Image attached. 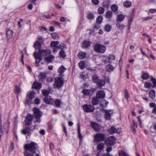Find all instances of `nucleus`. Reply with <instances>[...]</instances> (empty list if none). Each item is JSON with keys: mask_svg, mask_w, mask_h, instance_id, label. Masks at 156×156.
<instances>
[{"mask_svg": "<svg viewBox=\"0 0 156 156\" xmlns=\"http://www.w3.org/2000/svg\"><path fill=\"white\" fill-rule=\"evenodd\" d=\"M63 79L62 78L57 77L55 79L54 86L55 87L60 88L63 86Z\"/></svg>", "mask_w": 156, "mask_h": 156, "instance_id": "obj_6", "label": "nucleus"}, {"mask_svg": "<svg viewBox=\"0 0 156 156\" xmlns=\"http://www.w3.org/2000/svg\"><path fill=\"white\" fill-rule=\"evenodd\" d=\"M104 148V144L102 143H100L98 145L97 148L98 150H102Z\"/></svg>", "mask_w": 156, "mask_h": 156, "instance_id": "obj_40", "label": "nucleus"}, {"mask_svg": "<svg viewBox=\"0 0 156 156\" xmlns=\"http://www.w3.org/2000/svg\"><path fill=\"white\" fill-rule=\"evenodd\" d=\"M118 8V6L116 4L113 5L111 6V9L114 12H116L117 11Z\"/></svg>", "mask_w": 156, "mask_h": 156, "instance_id": "obj_38", "label": "nucleus"}, {"mask_svg": "<svg viewBox=\"0 0 156 156\" xmlns=\"http://www.w3.org/2000/svg\"><path fill=\"white\" fill-rule=\"evenodd\" d=\"M151 80L152 82L153 83V87L156 86V79H154V78H151Z\"/></svg>", "mask_w": 156, "mask_h": 156, "instance_id": "obj_54", "label": "nucleus"}, {"mask_svg": "<svg viewBox=\"0 0 156 156\" xmlns=\"http://www.w3.org/2000/svg\"><path fill=\"white\" fill-rule=\"evenodd\" d=\"M112 13L111 11H108V19L111 18L112 16Z\"/></svg>", "mask_w": 156, "mask_h": 156, "instance_id": "obj_60", "label": "nucleus"}, {"mask_svg": "<svg viewBox=\"0 0 156 156\" xmlns=\"http://www.w3.org/2000/svg\"><path fill=\"white\" fill-rule=\"evenodd\" d=\"M105 94L103 90H99L96 94V96L99 99L104 98L105 97Z\"/></svg>", "mask_w": 156, "mask_h": 156, "instance_id": "obj_13", "label": "nucleus"}, {"mask_svg": "<svg viewBox=\"0 0 156 156\" xmlns=\"http://www.w3.org/2000/svg\"><path fill=\"white\" fill-rule=\"evenodd\" d=\"M115 114V112L113 110L110 109L108 110V120H111V121L114 120L113 118Z\"/></svg>", "mask_w": 156, "mask_h": 156, "instance_id": "obj_11", "label": "nucleus"}, {"mask_svg": "<svg viewBox=\"0 0 156 156\" xmlns=\"http://www.w3.org/2000/svg\"><path fill=\"white\" fill-rule=\"evenodd\" d=\"M42 94L44 96H45V97L48 96V95L49 93L48 90L44 89L42 90Z\"/></svg>", "mask_w": 156, "mask_h": 156, "instance_id": "obj_47", "label": "nucleus"}, {"mask_svg": "<svg viewBox=\"0 0 156 156\" xmlns=\"http://www.w3.org/2000/svg\"><path fill=\"white\" fill-rule=\"evenodd\" d=\"M32 130L30 129L29 127H27L25 129H23L22 131V133L24 135H27V136H30L31 134V132Z\"/></svg>", "mask_w": 156, "mask_h": 156, "instance_id": "obj_12", "label": "nucleus"}, {"mask_svg": "<svg viewBox=\"0 0 156 156\" xmlns=\"http://www.w3.org/2000/svg\"><path fill=\"white\" fill-rule=\"evenodd\" d=\"M34 103L36 104H39L40 103V100L39 98H36L34 101Z\"/></svg>", "mask_w": 156, "mask_h": 156, "instance_id": "obj_59", "label": "nucleus"}, {"mask_svg": "<svg viewBox=\"0 0 156 156\" xmlns=\"http://www.w3.org/2000/svg\"><path fill=\"white\" fill-rule=\"evenodd\" d=\"M32 99H29V98L27 97L24 103L25 105H30L32 103Z\"/></svg>", "mask_w": 156, "mask_h": 156, "instance_id": "obj_35", "label": "nucleus"}, {"mask_svg": "<svg viewBox=\"0 0 156 156\" xmlns=\"http://www.w3.org/2000/svg\"><path fill=\"white\" fill-rule=\"evenodd\" d=\"M33 117L32 115L30 114H28L26 116L25 120V124L27 125H30L32 123Z\"/></svg>", "mask_w": 156, "mask_h": 156, "instance_id": "obj_10", "label": "nucleus"}, {"mask_svg": "<svg viewBox=\"0 0 156 156\" xmlns=\"http://www.w3.org/2000/svg\"><path fill=\"white\" fill-rule=\"evenodd\" d=\"M93 80L94 82H96L97 80H99L98 77L94 75L92 77Z\"/></svg>", "mask_w": 156, "mask_h": 156, "instance_id": "obj_56", "label": "nucleus"}, {"mask_svg": "<svg viewBox=\"0 0 156 156\" xmlns=\"http://www.w3.org/2000/svg\"><path fill=\"white\" fill-rule=\"evenodd\" d=\"M149 12L151 13H154L156 12V9H151L149 10Z\"/></svg>", "mask_w": 156, "mask_h": 156, "instance_id": "obj_61", "label": "nucleus"}, {"mask_svg": "<svg viewBox=\"0 0 156 156\" xmlns=\"http://www.w3.org/2000/svg\"><path fill=\"white\" fill-rule=\"evenodd\" d=\"M94 140L95 142H99L103 141L105 139V136L103 134L98 133L94 136Z\"/></svg>", "mask_w": 156, "mask_h": 156, "instance_id": "obj_8", "label": "nucleus"}, {"mask_svg": "<svg viewBox=\"0 0 156 156\" xmlns=\"http://www.w3.org/2000/svg\"><path fill=\"white\" fill-rule=\"evenodd\" d=\"M148 74L146 73H143L142 76V78L144 80H146L149 78Z\"/></svg>", "mask_w": 156, "mask_h": 156, "instance_id": "obj_44", "label": "nucleus"}, {"mask_svg": "<svg viewBox=\"0 0 156 156\" xmlns=\"http://www.w3.org/2000/svg\"><path fill=\"white\" fill-rule=\"evenodd\" d=\"M140 51H141V52L142 54V55H145V56L147 58H149L148 57V56L147 55V54H146V53H145L142 50V48H140Z\"/></svg>", "mask_w": 156, "mask_h": 156, "instance_id": "obj_62", "label": "nucleus"}, {"mask_svg": "<svg viewBox=\"0 0 156 156\" xmlns=\"http://www.w3.org/2000/svg\"><path fill=\"white\" fill-rule=\"evenodd\" d=\"M66 45L63 43L61 44L58 47V48L62 49V50H63L64 48H66Z\"/></svg>", "mask_w": 156, "mask_h": 156, "instance_id": "obj_53", "label": "nucleus"}, {"mask_svg": "<svg viewBox=\"0 0 156 156\" xmlns=\"http://www.w3.org/2000/svg\"><path fill=\"white\" fill-rule=\"evenodd\" d=\"M133 21V19L132 18H131L130 19H129L128 21V25L129 26H130L132 22Z\"/></svg>", "mask_w": 156, "mask_h": 156, "instance_id": "obj_63", "label": "nucleus"}, {"mask_svg": "<svg viewBox=\"0 0 156 156\" xmlns=\"http://www.w3.org/2000/svg\"><path fill=\"white\" fill-rule=\"evenodd\" d=\"M91 91L89 90L83 89L82 91V93L84 95L87 96L90 94Z\"/></svg>", "mask_w": 156, "mask_h": 156, "instance_id": "obj_33", "label": "nucleus"}, {"mask_svg": "<svg viewBox=\"0 0 156 156\" xmlns=\"http://www.w3.org/2000/svg\"><path fill=\"white\" fill-rule=\"evenodd\" d=\"M149 97L152 99H154L155 97V92L153 90H151L149 92Z\"/></svg>", "mask_w": 156, "mask_h": 156, "instance_id": "obj_18", "label": "nucleus"}, {"mask_svg": "<svg viewBox=\"0 0 156 156\" xmlns=\"http://www.w3.org/2000/svg\"><path fill=\"white\" fill-rule=\"evenodd\" d=\"M59 55L60 57L62 58H64L66 57V54L64 51L62 50L59 52Z\"/></svg>", "mask_w": 156, "mask_h": 156, "instance_id": "obj_50", "label": "nucleus"}, {"mask_svg": "<svg viewBox=\"0 0 156 156\" xmlns=\"http://www.w3.org/2000/svg\"><path fill=\"white\" fill-rule=\"evenodd\" d=\"M104 11L105 10L104 8L100 7L98 9V12L99 14H102L104 13Z\"/></svg>", "mask_w": 156, "mask_h": 156, "instance_id": "obj_49", "label": "nucleus"}, {"mask_svg": "<svg viewBox=\"0 0 156 156\" xmlns=\"http://www.w3.org/2000/svg\"><path fill=\"white\" fill-rule=\"evenodd\" d=\"M44 40V39L43 37H38L37 38V41H38L41 44L43 42Z\"/></svg>", "mask_w": 156, "mask_h": 156, "instance_id": "obj_55", "label": "nucleus"}, {"mask_svg": "<svg viewBox=\"0 0 156 156\" xmlns=\"http://www.w3.org/2000/svg\"><path fill=\"white\" fill-rule=\"evenodd\" d=\"M96 83L97 85L100 87H102L105 84V81L101 79L98 80Z\"/></svg>", "mask_w": 156, "mask_h": 156, "instance_id": "obj_22", "label": "nucleus"}, {"mask_svg": "<svg viewBox=\"0 0 156 156\" xmlns=\"http://www.w3.org/2000/svg\"><path fill=\"white\" fill-rule=\"evenodd\" d=\"M116 26L117 28L120 30H123L125 27V26L122 24L119 23L116 24Z\"/></svg>", "mask_w": 156, "mask_h": 156, "instance_id": "obj_31", "label": "nucleus"}, {"mask_svg": "<svg viewBox=\"0 0 156 156\" xmlns=\"http://www.w3.org/2000/svg\"><path fill=\"white\" fill-rule=\"evenodd\" d=\"M44 101L46 103L49 104H51L54 102L53 100L48 96H46L45 97Z\"/></svg>", "mask_w": 156, "mask_h": 156, "instance_id": "obj_16", "label": "nucleus"}, {"mask_svg": "<svg viewBox=\"0 0 156 156\" xmlns=\"http://www.w3.org/2000/svg\"><path fill=\"white\" fill-rule=\"evenodd\" d=\"M66 68L63 66H60L58 70V72L59 73L60 76H62V74L66 71Z\"/></svg>", "mask_w": 156, "mask_h": 156, "instance_id": "obj_20", "label": "nucleus"}, {"mask_svg": "<svg viewBox=\"0 0 156 156\" xmlns=\"http://www.w3.org/2000/svg\"><path fill=\"white\" fill-rule=\"evenodd\" d=\"M102 17L101 16H99L97 19V23L99 24L101 23L102 22Z\"/></svg>", "mask_w": 156, "mask_h": 156, "instance_id": "obj_41", "label": "nucleus"}, {"mask_svg": "<svg viewBox=\"0 0 156 156\" xmlns=\"http://www.w3.org/2000/svg\"><path fill=\"white\" fill-rule=\"evenodd\" d=\"M125 17V16L121 14H119L117 16L116 20L119 22H122L124 20Z\"/></svg>", "mask_w": 156, "mask_h": 156, "instance_id": "obj_19", "label": "nucleus"}, {"mask_svg": "<svg viewBox=\"0 0 156 156\" xmlns=\"http://www.w3.org/2000/svg\"><path fill=\"white\" fill-rule=\"evenodd\" d=\"M92 128L95 131H98L100 130V126L94 122H91L90 124Z\"/></svg>", "mask_w": 156, "mask_h": 156, "instance_id": "obj_14", "label": "nucleus"}, {"mask_svg": "<svg viewBox=\"0 0 156 156\" xmlns=\"http://www.w3.org/2000/svg\"><path fill=\"white\" fill-rule=\"evenodd\" d=\"M38 77L40 80L43 81L46 78L45 74L44 73H41Z\"/></svg>", "mask_w": 156, "mask_h": 156, "instance_id": "obj_26", "label": "nucleus"}, {"mask_svg": "<svg viewBox=\"0 0 156 156\" xmlns=\"http://www.w3.org/2000/svg\"><path fill=\"white\" fill-rule=\"evenodd\" d=\"M79 65L80 68L81 69H83L85 68L84 63L83 62H81L79 63Z\"/></svg>", "mask_w": 156, "mask_h": 156, "instance_id": "obj_51", "label": "nucleus"}, {"mask_svg": "<svg viewBox=\"0 0 156 156\" xmlns=\"http://www.w3.org/2000/svg\"><path fill=\"white\" fill-rule=\"evenodd\" d=\"M91 2L95 5H98L99 2V0H92Z\"/></svg>", "mask_w": 156, "mask_h": 156, "instance_id": "obj_57", "label": "nucleus"}, {"mask_svg": "<svg viewBox=\"0 0 156 156\" xmlns=\"http://www.w3.org/2000/svg\"><path fill=\"white\" fill-rule=\"evenodd\" d=\"M119 156H127V154L122 150L119 151Z\"/></svg>", "mask_w": 156, "mask_h": 156, "instance_id": "obj_45", "label": "nucleus"}, {"mask_svg": "<svg viewBox=\"0 0 156 156\" xmlns=\"http://www.w3.org/2000/svg\"><path fill=\"white\" fill-rule=\"evenodd\" d=\"M59 43V42L58 41H51L50 44V45L51 47H53V48L58 47L57 45Z\"/></svg>", "mask_w": 156, "mask_h": 156, "instance_id": "obj_29", "label": "nucleus"}, {"mask_svg": "<svg viewBox=\"0 0 156 156\" xmlns=\"http://www.w3.org/2000/svg\"><path fill=\"white\" fill-rule=\"evenodd\" d=\"M124 94L125 95V98L126 99L127 101H129V98L130 97V95L127 90L126 89L125 90Z\"/></svg>", "mask_w": 156, "mask_h": 156, "instance_id": "obj_34", "label": "nucleus"}, {"mask_svg": "<svg viewBox=\"0 0 156 156\" xmlns=\"http://www.w3.org/2000/svg\"><path fill=\"white\" fill-rule=\"evenodd\" d=\"M39 53L41 55V56L43 57L46 55L48 54V52L45 50H39Z\"/></svg>", "mask_w": 156, "mask_h": 156, "instance_id": "obj_32", "label": "nucleus"}, {"mask_svg": "<svg viewBox=\"0 0 156 156\" xmlns=\"http://www.w3.org/2000/svg\"><path fill=\"white\" fill-rule=\"evenodd\" d=\"M33 111L34 117L36 119V120L34 121V122H41L40 118L42 115L41 112L36 108H34Z\"/></svg>", "mask_w": 156, "mask_h": 156, "instance_id": "obj_3", "label": "nucleus"}, {"mask_svg": "<svg viewBox=\"0 0 156 156\" xmlns=\"http://www.w3.org/2000/svg\"><path fill=\"white\" fill-rule=\"evenodd\" d=\"M87 18L89 20H93L95 16L94 15L91 13H88L87 15Z\"/></svg>", "mask_w": 156, "mask_h": 156, "instance_id": "obj_36", "label": "nucleus"}, {"mask_svg": "<svg viewBox=\"0 0 156 156\" xmlns=\"http://www.w3.org/2000/svg\"><path fill=\"white\" fill-rule=\"evenodd\" d=\"M109 133L110 134H112L114 133H121V128H117L114 126H111L108 130Z\"/></svg>", "mask_w": 156, "mask_h": 156, "instance_id": "obj_7", "label": "nucleus"}, {"mask_svg": "<svg viewBox=\"0 0 156 156\" xmlns=\"http://www.w3.org/2000/svg\"><path fill=\"white\" fill-rule=\"evenodd\" d=\"M77 126H78V134L79 135V137L80 138H82V136L80 133V124L79 123H78L77 124Z\"/></svg>", "mask_w": 156, "mask_h": 156, "instance_id": "obj_42", "label": "nucleus"}, {"mask_svg": "<svg viewBox=\"0 0 156 156\" xmlns=\"http://www.w3.org/2000/svg\"><path fill=\"white\" fill-rule=\"evenodd\" d=\"M144 87L147 88H150L153 87V86L150 82H146L144 83Z\"/></svg>", "mask_w": 156, "mask_h": 156, "instance_id": "obj_39", "label": "nucleus"}, {"mask_svg": "<svg viewBox=\"0 0 156 156\" xmlns=\"http://www.w3.org/2000/svg\"><path fill=\"white\" fill-rule=\"evenodd\" d=\"M83 109L87 112H91L94 109V107L91 105H85L83 106Z\"/></svg>", "mask_w": 156, "mask_h": 156, "instance_id": "obj_9", "label": "nucleus"}, {"mask_svg": "<svg viewBox=\"0 0 156 156\" xmlns=\"http://www.w3.org/2000/svg\"><path fill=\"white\" fill-rule=\"evenodd\" d=\"M114 68L112 65H108V72H111L113 71Z\"/></svg>", "mask_w": 156, "mask_h": 156, "instance_id": "obj_48", "label": "nucleus"}, {"mask_svg": "<svg viewBox=\"0 0 156 156\" xmlns=\"http://www.w3.org/2000/svg\"><path fill=\"white\" fill-rule=\"evenodd\" d=\"M34 47L36 50L38 49L39 51L41 48V44L37 41L34 43Z\"/></svg>", "mask_w": 156, "mask_h": 156, "instance_id": "obj_23", "label": "nucleus"}, {"mask_svg": "<svg viewBox=\"0 0 156 156\" xmlns=\"http://www.w3.org/2000/svg\"><path fill=\"white\" fill-rule=\"evenodd\" d=\"M131 2L128 1H126L123 3V5L126 8H129L130 7L131 5Z\"/></svg>", "mask_w": 156, "mask_h": 156, "instance_id": "obj_28", "label": "nucleus"}, {"mask_svg": "<svg viewBox=\"0 0 156 156\" xmlns=\"http://www.w3.org/2000/svg\"><path fill=\"white\" fill-rule=\"evenodd\" d=\"M37 144L33 142H31L29 144H25L24 148L25 149L24 154L25 156H34L36 150Z\"/></svg>", "mask_w": 156, "mask_h": 156, "instance_id": "obj_1", "label": "nucleus"}, {"mask_svg": "<svg viewBox=\"0 0 156 156\" xmlns=\"http://www.w3.org/2000/svg\"><path fill=\"white\" fill-rule=\"evenodd\" d=\"M33 55L34 56L36 60L39 59V61H41L42 58H41V56L40 54L39 53V51L38 53H37V52L35 51L33 53Z\"/></svg>", "mask_w": 156, "mask_h": 156, "instance_id": "obj_17", "label": "nucleus"}, {"mask_svg": "<svg viewBox=\"0 0 156 156\" xmlns=\"http://www.w3.org/2000/svg\"><path fill=\"white\" fill-rule=\"evenodd\" d=\"M15 90L18 93H20L21 92V88L19 86H16L15 88Z\"/></svg>", "mask_w": 156, "mask_h": 156, "instance_id": "obj_58", "label": "nucleus"}, {"mask_svg": "<svg viewBox=\"0 0 156 156\" xmlns=\"http://www.w3.org/2000/svg\"><path fill=\"white\" fill-rule=\"evenodd\" d=\"M115 57L114 55H110L108 58V60L110 63H111L112 61L115 59Z\"/></svg>", "mask_w": 156, "mask_h": 156, "instance_id": "obj_43", "label": "nucleus"}, {"mask_svg": "<svg viewBox=\"0 0 156 156\" xmlns=\"http://www.w3.org/2000/svg\"><path fill=\"white\" fill-rule=\"evenodd\" d=\"M5 131L7 133L9 131L8 126L7 124L2 125V123L1 116H0V139L3 135L4 132Z\"/></svg>", "mask_w": 156, "mask_h": 156, "instance_id": "obj_4", "label": "nucleus"}, {"mask_svg": "<svg viewBox=\"0 0 156 156\" xmlns=\"http://www.w3.org/2000/svg\"><path fill=\"white\" fill-rule=\"evenodd\" d=\"M52 37L55 39H58L59 36L58 34L56 33H53L51 34Z\"/></svg>", "mask_w": 156, "mask_h": 156, "instance_id": "obj_46", "label": "nucleus"}, {"mask_svg": "<svg viewBox=\"0 0 156 156\" xmlns=\"http://www.w3.org/2000/svg\"><path fill=\"white\" fill-rule=\"evenodd\" d=\"M94 51L98 53H103L106 49V47L101 44H96L94 46Z\"/></svg>", "mask_w": 156, "mask_h": 156, "instance_id": "obj_2", "label": "nucleus"}, {"mask_svg": "<svg viewBox=\"0 0 156 156\" xmlns=\"http://www.w3.org/2000/svg\"><path fill=\"white\" fill-rule=\"evenodd\" d=\"M98 98L96 97H94L93 98L92 100V103L94 105H95L98 104L99 102V100Z\"/></svg>", "mask_w": 156, "mask_h": 156, "instance_id": "obj_25", "label": "nucleus"}, {"mask_svg": "<svg viewBox=\"0 0 156 156\" xmlns=\"http://www.w3.org/2000/svg\"><path fill=\"white\" fill-rule=\"evenodd\" d=\"M42 84L41 83L37 82H34L32 86V87L37 89H39L41 88Z\"/></svg>", "mask_w": 156, "mask_h": 156, "instance_id": "obj_15", "label": "nucleus"}, {"mask_svg": "<svg viewBox=\"0 0 156 156\" xmlns=\"http://www.w3.org/2000/svg\"><path fill=\"white\" fill-rule=\"evenodd\" d=\"M94 28L98 30L99 28V26L98 24H95L94 25Z\"/></svg>", "mask_w": 156, "mask_h": 156, "instance_id": "obj_64", "label": "nucleus"}, {"mask_svg": "<svg viewBox=\"0 0 156 156\" xmlns=\"http://www.w3.org/2000/svg\"><path fill=\"white\" fill-rule=\"evenodd\" d=\"M116 139L114 136L109 137L108 138V152L112 150L111 147L115 143Z\"/></svg>", "mask_w": 156, "mask_h": 156, "instance_id": "obj_5", "label": "nucleus"}, {"mask_svg": "<svg viewBox=\"0 0 156 156\" xmlns=\"http://www.w3.org/2000/svg\"><path fill=\"white\" fill-rule=\"evenodd\" d=\"M6 36L9 39L12 37L13 36V31L12 30L9 29L7 31Z\"/></svg>", "mask_w": 156, "mask_h": 156, "instance_id": "obj_24", "label": "nucleus"}, {"mask_svg": "<svg viewBox=\"0 0 156 156\" xmlns=\"http://www.w3.org/2000/svg\"><path fill=\"white\" fill-rule=\"evenodd\" d=\"M54 58V56L53 55H50L45 58V59L47 62H49L53 60Z\"/></svg>", "mask_w": 156, "mask_h": 156, "instance_id": "obj_37", "label": "nucleus"}, {"mask_svg": "<svg viewBox=\"0 0 156 156\" xmlns=\"http://www.w3.org/2000/svg\"><path fill=\"white\" fill-rule=\"evenodd\" d=\"M35 93L34 91H32L28 94L27 97L29 99H33L34 97Z\"/></svg>", "mask_w": 156, "mask_h": 156, "instance_id": "obj_27", "label": "nucleus"}, {"mask_svg": "<svg viewBox=\"0 0 156 156\" xmlns=\"http://www.w3.org/2000/svg\"><path fill=\"white\" fill-rule=\"evenodd\" d=\"M86 55V54L83 52H80L78 54V56L81 59L84 58Z\"/></svg>", "mask_w": 156, "mask_h": 156, "instance_id": "obj_30", "label": "nucleus"}, {"mask_svg": "<svg viewBox=\"0 0 156 156\" xmlns=\"http://www.w3.org/2000/svg\"><path fill=\"white\" fill-rule=\"evenodd\" d=\"M61 104V101L57 99L55 101V104L57 107H60Z\"/></svg>", "mask_w": 156, "mask_h": 156, "instance_id": "obj_52", "label": "nucleus"}, {"mask_svg": "<svg viewBox=\"0 0 156 156\" xmlns=\"http://www.w3.org/2000/svg\"><path fill=\"white\" fill-rule=\"evenodd\" d=\"M90 42L89 41H85L82 44V47L83 48H87L90 46Z\"/></svg>", "mask_w": 156, "mask_h": 156, "instance_id": "obj_21", "label": "nucleus"}]
</instances>
